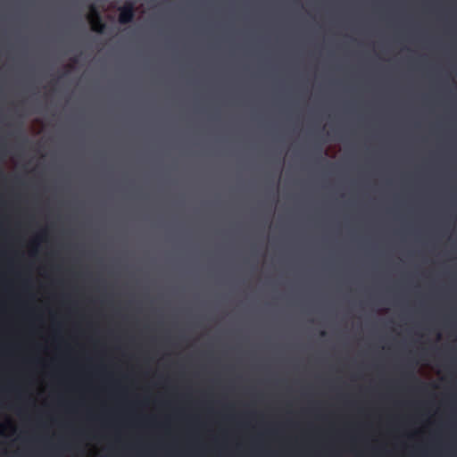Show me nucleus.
I'll return each instance as SVG.
<instances>
[{"instance_id":"5","label":"nucleus","mask_w":457,"mask_h":457,"mask_svg":"<svg viewBox=\"0 0 457 457\" xmlns=\"http://www.w3.org/2000/svg\"><path fill=\"white\" fill-rule=\"evenodd\" d=\"M320 335H321V336H325V331H321V332H320Z\"/></svg>"},{"instance_id":"2","label":"nucleus","mask_w":457,"mask_h":457,"mask_svg":"<svg viewBox=\"0 0 457 457\" xmlns=\"http://www.w3.org/2000/svg\"><path fill=\"white\" fill-rule=\"evenodd\" d=\"M135 16V6L131 2L126 3L120 8L119 22L120 24H128L131 22Z\"/></svg>"},{"instance_id":"4","label":"nucleus","mask_w":457,"mask_h":457,"mask_svg":"<svg viewBox=\"0 0 457 457\" xmlns=\"http://www.w3.org/2000/svg\"><path fill=\"white\" fill-rule=\"evenodd\" d=\"M407 377L410 378L411 379L414 380V381L420 382V380L414 376L413 373L407 374Z\"/></svg>"},{"instance_id":"1","label":"nucleus","mask_w":457,"mask_h":457,"mask_svg":"<svg viewBox=\"0 0 457 457\" xmlns=\"http://www.w3.org/2000/svg\"><path fill=\"white\" fill-rule=\"evenodd\" d=\"M87 20L91 25V29L96 33H103L105 29V24L102 21L101 15L95 4L89 6V14Z\"/></svg>"},{"instance_id":"3","label":"nucleus","mask_w":457,"mask_h":457,"mask_svg":"<svg viewBox=\"0 0 457 457\" xmlns=\"http://www.w3.org/2000/svg\"><path fill=\"white\" fill-rule=\"evenodd\" d=\"M46 230L44 229V230L40 231V233L37 236V238L38 240H44L46 238Z\"/></svg>"}]
</instances>
